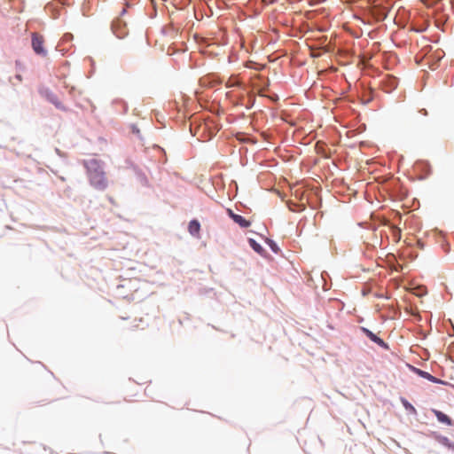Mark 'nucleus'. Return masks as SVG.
I'll return each mask as SVG.
<instances>
[{
	"mask_svg": "<svg viewBox=\"0 0 454 454\" xmlns=\"http://www.w3.org/2000/svg\"><path fill=\"white\" fill-rule=\"evenodd\" d=\"M240 85V81L236 76H231L227 79L225 86L227 88H232Z\"/></svg>",
	"mask_w": 454,
	"mask_h": 454,
	"instance_id": "0eeeda50",
	"label": "nucleus"
},
{
	"mask_svg": "<svg viewBox=\"0 0 454 454\" xmlns=\"http://www.w3.org/2000/svg\"><path fill=\"white\" fill-rule=\"evenodd\" d=\"M188 231L191 235L199 238L200 231V223L198 220H192L188 225Z\"/></svg>",
	"mask_w": 454,
	"mask_h": 454,
	"instance_id": "39448f33",
	"label": "nucleus"
},
{
	"mask_svg": "<svg viewBox=\"0 0 454 454\" xmlns=\"http://www.w3.org/2000/svg\"><path fill=\"white\" fill-rule=\"evenodd\" d=\"M361 331L373 342H375L376 344H378L379 346L380 347H383V348H387V345L386 344V342L380 339V337H378L376 334H374L372 331H370L369 329L365 328V327H362L361 328Z\"/></svg>",
	"mask_w": 454,
	"mask_h": 454,
	"instance_id": "7ed1b4c3",
	"label": "nucleus"
},
{
	"mask_svg": "<svg viewBox=\"0 0 454 454\" xmlns=\"http://www.w3.org/2000/svg\"><path fill=\"white\" fill-rule=\"evenodd\" d=\"M433 412L435 415V417L437 418L439 422L445 424L447 426L452 425V420L449 418V416H447L443 412L437 411V410H433Z\"/></svg>",
	"mask_w": 454,
	"mask_h": 454,
	"instance_id": "423d86ee",
	"label": "nucleus"
},
{
	"mask_svg": "<svg viewBox=\"0 0 454 454\" xmlns=\"http://www.w3.org/2000/svg\"><path fill=\"white\" fill-rule=\"evenodd\" d=\"M419 373L422 377H424L431 381H434V382L435 381V378L434 376H432L431 374H429L428 372L420 371Z\"/></svg>",
	"mask_w": 454,
	"mask_h": 454,
	"instance_id": "9d476101",
	"label": "nucleus"
},
{
	"mask_svg": "<svg viewBox=\"0 0 454 454\" xmlns=\"http://www.w3.org/2000/svg\"><path fill=\"white\" fill-rule=\"evenodd\" d=\"M43 44H44L43 36L37 33H33L32 34V48L36 54L44 57L47 55V51L43 48Z\"/></svg>",
	"mask_w": 454,
	"mask_h": 454,
	"instance_id": "f03ea898",
	"label": "nucleus"
},
{
	"mask_svg": "<svg viewBox=\"0 0 454 454\" xmlns=\"http://www.w3.org/2000/svg\"><path fill=\"white\" fill-rule=\"evenodd\" d=\"M394 233H395V234H398V235L400 236V229H398V228L395 227V228H394Z\"/></svg>",
	"mask_w": 454,
	"mask_h": 454,
	"instance_id": "f8f14e48",
	"label": "nucleus"
},
{
	"mask_svg": "<svg viewBox=\"0 0 454 454\" xmlns=\"http://www.w3.org/2000/svg\"><path fill=\"white\" fill-rule=\"evenodd\" d=\"M249 243H250V246L257 253L259 254H262L263 249L262 247H261V245H259L255 240L254 239H249Z\"/></svg>",
	"mask_w": 454,
	"mask_h": 454,
	"instance_id": "6e6552de",
	"label": "nucleus"
},
{
	"mask_svg": "<svg viewBox=\"0 0 454 454\" xmlns=\"http://www.w3.org/2000/svg\"><path fill=\"white\" fill-rule=\"evenodd\" d=\"M90 184L97 190L104 191L108 185V181L102 164L96 159L84 161Z\"/></svg>",
	"mask_w": 454,
	"mask_h": 454,
	"instance_id": "f257e3e1",
	"label": "nucleus"
},
{
	"mask_svg": "<svg viewBox=\"0 0 454 454\" xmlns=\"http://www.w3.org/2000/svg\"><path fill=\"white\" fill-rule=\"evenodd\" d=\"M228 215L239 226H241L243 228H247V227L250 226V222L249 221L245 219L243 216L233 213L232 210L228 209Z\"/></svg>",
	"mask_w": 454,
	"mask_h": 454,
	"instance_id": "20e7f679",
	"label": "nucleus"
},
{
	"mask_svg": "<svg viewBox=\"0 0 454 454\" xmlns=\"http://www.w3.org/2000/svg\"><path fill=\"white\" fill-rule=\"evenodd\" d=\"M15 79L18 81V82H21L22 81V77L20 74H16L15 75Z\"/></svg>",
	"mask_w": 454,
	"mask_h": 454,
	"instance_id": "9b49d317",
	"label": "nucleus"
},
{
	"mask_svg": "<svg viewBox=\"0 0 454 454\" xmlns=\"http://www.w3.org/2000/svg\"><path fill=\"white\" fill-rule=\"evenodd\" d=\"M402 403H403V406L405 407L406 410H409V411H411L413 413L416 412L415 408L407 400L403 399Z\"/></svg>",
	"mask_w": 454,
	"mask_h": 454,
	"instance_id": "1a4fd4ad",
	"label": "nucleus"
}]
</instances>
